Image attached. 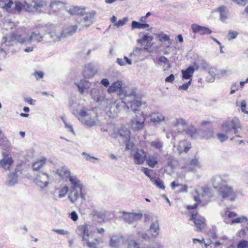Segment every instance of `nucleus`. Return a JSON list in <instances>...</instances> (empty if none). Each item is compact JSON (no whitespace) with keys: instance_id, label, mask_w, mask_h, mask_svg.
I'll return each mask as SVG.
<instances>
[{"instance_id":"61","label":"nucleus","mask_w":248,"mask_h":248,"mask_svg":"<svg viewBox=\"0 0 248 248\" xmlns=\"http://www.w3.org/2000/svg\"><path fill=\"white\" fill-rule=\"evenodd\" d=\"M192 240L193 243L194 244H196L197 242H199L200 244L205 243V240L204 238L202 239V240L197 238H193Z\"/></svg>"},{"instance_id":"49","label":"nucleus","mask_w":248,"mask_h":248,"mask_svg":"<svg viewBox=\"0 0 248 248\" xmlns=\"http://www.w3.org/2000/svg\"><path fill=\"white\" fill-rule=\"evenodd\" d=\"M141 170L147 176H148L151 179L152 178L151 173H152L153 172L152 170L144 167H142Z\"/></svg>"},{"instance_id":"21","label":"nucleus","mask_w":248,"mask_h":248,"mask_svg":"<svg viewBox=\"0 0 248 248\" xmlns=\"http://www.w3.org/2000/svg\"><path fill=\"white\" fill-rule=\"evenodd\" d=\"M173 126L178 132L183 131L187 125L186 121L182 118L176 119L172 124Z\"/></svg>"},{"instance_id":"6","label":"nucleus","mask_w":248,"mask_h":248,"mask_svg":"<svg viewBox=\"0 0 248 248\" xmlns=\"http://www.w3.org/2000/svg\"><path fill=\"white\" fill-rule=\"evenodd\" d=\"M222 131L226 133H229L233 131V134L237 137H242L239 133V130L242 129L240 122L238 118H234L228 120L224 122L221 125Z\"/></svg>"},{"instance_id":"62","label":"nucleus","mask_w":248,"mask_h":248,"mask_svg":"<svg viewBox=\"0 0 248 248\" xmlns=\"http://www.w3.org/2000/svg\"><path fill=\"white\" fill-rule=\"evenodd\" d=\"M123 131H124L125 133H126V134L127 135H129L130 134L129 131L127 130L126 129H125V130H124V128H121L119 131V133L120 135L122 136H123Z\"/></svg>"},{"instance_id":"10","label":"nucleus","mask_w":248,"mask_h":248,"mask_svg":"<svg viewBox=\"0 0 248 248\" xmlns=\"http://www.w3.org/2000/svg\"><path fill=\"white\" fill-rule=\"evenodd\" d=\"M203 197V195H201L199 193H197L196 195L193 196V198L196 202L193 205H188L186 206V209L189 211H192L196 209L199 205L204 206L208 204L210 202V200L207 199L204 201L202 199Z\"/></svg>"},{"instance_id":"33","label":"nucleus","mask_w":248,"mask_h":248,"mask_svg":"<svg viewBox=\"0 0 248 248\" xmlns=\"http://www.w3.org/2000/svg\"><path fill=\"white\" fill-rule=\"evenodd\" d=\"M27 6L28 4L25 1L21 2L20 1H15V10L18 13H20L22 10L25 9L26 7Z\"/></svg>"},{"instance_id":"37","label":"nucleus","mask_w":248,"mask_h":248,"mask_svg":"<svg viewBox=\"0 0 248 248\" xmlns=\"http://www.w3.org/2000/svg\"><path fill=\"white\" fill-rule=\"evenodd\" d=\"M77 25L71 26L65 29V33L67 35H72L77 31Z\"/></svg>"},{"instance_id":"45","label":"nucleus","mask_w":248,"mask_h":248,"mask_svg":"<svg viewBox=\"0 0 248 248\" xmlns=\"http://www.w3.org/2000/svg\"><path fill=\"white\" fill-rule=\"evenodd\" d=\"M244 220H247V218L244 217H238L234 219H232V224L239 223L244 222Z\"/></svg>"},{"instance_id":"23","label":"nucleus","mask_w":248,"mask_h":248,"mask_svg":"<svg viewBox=\"0 0 248 248\" xmlns=\"http://www.w3.org/2000/svg\"><path fill=\"white\" fill-rule=\"evenodd\" d=\"M33 8L36 11H41L47 5V2L46 0H32Z\"/></svg>"},{"instance_id":"4","label":"nucleus","mask_w":248,"mask_h":248,"mask_svg":"<svg viewBox=\"0 0 248 248\" xmlns=\"http://www.w3.org/2000/svg\"><path fill=\"white\" fill-rule=\"evenodd\" d=\"M189 220L194 224L197 232H203L207 228V221L205 217L200 214L198 211H189Z\"/></svg>"},{"instance_id":"42","label":"nucleus","mask_w":248,"mask_h":248,"mask_svg":"<svg viewBox=\"0 0 248 248\" xmlns=\"http://www.w3.org/2000/svg\"><path fill=\"white\" fill-rule=\"evenodd\" d=\"M237 248H248V241L245 240L240 241L237 245Z\"/></svg>"},{"instance_id":"15","label":"nucleus","mask_w":248,"mask_h":248,"mask_svg":"<svg viewBox=\"0 0 248 248\" xmlns=\"http://www.w3.org/2000/svg\"><path fill=\"white\" fill-rule=\"evenodd\" d=\"M146 158V153L143 150H137L133 155V160L135 164H142Z\"/></svg>"},{"instance_id":"19","label":"nucleus","mask_w":248,"mask_h":248,"mask_svg":"<svg viewBox=\"0 0 248 248\" xmlns=\"http://www.w3.org/2000/svg\"><path fill=\"white\" fill-rule=\"evenodd\" d=\"M194 33H199L201 35L210 34L212 31L207 27L200 26L196 24H193L191 26Z\"/></svg>"},{"instance_id":"5","label":"nucleus","mask_w":248,"mask_h":248,"mask_svg":"<svg viewBox=\"0 0 248 248\" xmlns=\"http://www.w3.org/2000/svg\"><path fill=\"white\" fill-rule=\"evenodd\" d=\"M69 179L72 186L70 189L68 198L72 203H74L79 198V193L82 191L83 186L76 177L70 176Z\"/></svg>"},{"instance_id":"30","label":"nucleus","mask_w":248,"mask_h":248,"mask_svg":"<svg viewBox=\"0 0 248 248\" xmlns=\"http://www.w3.org/2000/svg\"><path fill=\"white\" fill-rule=\"evenodd\" d=\"M147 164L151 168H154L158 163V159L156 156L149 155L146 160Z\"/></svg>"},{"instance_id":"38","label":"nucleus","mask_w":248,"mask_h":248,"mask_svg":"<svg viewBox=\"0 0 248 248\" xmlns=\"http://www.w3.org/2000/svg\"><path fill=\"white\" fill-rule=\"evenodd\" d=\"M9 142L2 131L0 129V146L6 145Z\"/></svg>"},{"instance_id":"22","label":"nucleus","mask_w":248,"mask_h":248,"mask_svg":"<svg viewBox=\"0 0 248 248\" xmlns=\"http://www.w3.org/2000/svg\"><path fill=\"white\" fill-rule=\"evenodd\" d=\"M170 186L172 189H175L177 187L179 189L177 190V193H186L188 191V186L185 184L176 183L175 181L171 182Z\"/></svg>"},{"instance_id":"1","label":"nucleus","mask_w":248,"mask_h":248,"mask_svg":"<svg viewBox=\"0 0 248 248\" xmlns=\"http://www.w3.org/2000/svg\"><path fill=\"white\" fill-rule=\"evenodd\" d=\"M91 227L87 223L80 225L78 226L76 232L88 248H101V245L104 242L103 239L94 234H90Z\"/></svg>"},{"instance_id":"51","label":"nucleus","mask_w":248,"mask_h":248,"mask_svg":"<svg viewBox=\"0 0 248 248\" xmlns=\"http://www.w3.org/2000/svg\"><path fill=\"white\" fill-rule=\"evenodd\" d=\"M33 75L37 80H39L44 77V73L42 71H35Z\"/></svg>"},{"instance_id":"29","label":"nucleus","mask_w":248,"mask_h":248,"mask_svg":"<svg viewBox=\"0 0 248 248\" xmlns=\"http://www.w3.org/2000/svg\"><path fill=\"white\" fill-rule=\"evenodd\" d=\"M216 11L218 12L220 14V19L222 21H224L227 18V12L226 7L225 6H219L216 10Z\"/></svg>"},{"instance_id":"34","label":"nucleus","mask_w":248,"mask_h":248,"mask_svg":"<svg viewBox=\"0 0 248 248\" xmlns=\"http://www.w3.org/2000/svg\"><path fill=\"white\" fill-rule=\"evenodd\" d=\"M214 132L212 129H208L205 130L202 132V138L206 140H209L214 137Z\"/></svg>"},{"instance_id":"57","label":"nucleus","mask_w":248,"mask_h":248,"mask_svg":"<svg viewBox=\"0 0 248 248\" xmlns=\"http://www.w3.org/2000/svg\"><path fill=\"white\" fill-rule=\"evenodd\" d=\"M175 79V77L173 74H170L169 76L165 78V81L166 82H172Z\"/></svg>"},{"instance_id":"16","label":"nucleus","mask_w":248,"mask_h":248,"mask_svg":"<svg viewBox=\"0 0 248 248\" xmlns=\"http://www.w3.org/2000/svg\"><path fill=\"white\" fill-rule=\"evenodd\" d=\"M200 167V162L197 158L192 159L189 163L183 166L182 168L185 170V172H190L196 170V168Z\"/></svg>"},{"instance_id":"63","label":"nucleus","mask_w":248,"mask_h":248,"mask_svg":"<svg viewBox=\"0 0 248 248\" xmlns=\"http://www.w3.org/2000/svg\"><path fill=\"white\" fill-rule=\"evenodd\" d=\"M101 82L105 87L108 86L109 84L108 79H107V78H103V79H102Z\"/></svg>"},{"instance_id":"60","label":"nucleus","mask_w":248,"mask_h":248,"mask_svg":"<svg viewBox=\"0 0 248 248\" xmlns=\"http://www.w3.org/2000/svg\"><path fill=\"white\" fill-rule=\"evenodd\" d=\"M227 212H226L225 213V214L227 215V217L229 218H232V217H236V216H237L236 213L235 212H232H232H228L227 214Z\"/></svg>"},{"instance_id":"20","label":"nucleus","mask_w":248,"mask_h":248,"mask_svg":"<svg viewBox=\"0 0 248 248\" xmlns=\"http://www.w3.org/2000/svg\"><path fill=\"white\" fill-rule=\"evenodd\" d=\"M194 66L195 67L189 66L185 70L182 71V73L183 78L188 79L192 77L194 71L199 69V66L196 63H194Z\"/></svg>"},{"instance_id":"46","label":"nucleus","mask_w":248,"mask_h":248,"mask_svg":"<svg viewBox=\"0 0 248 248\" xmlns=\"http://www.w3.org/2000/svg\"><path fill=\"white\" fill-rule=\"evenodd\" d=\"M158 38L161 42L169 41L170 40L169 36L166 34L161 33L159 34Z\"/></svg>"},{"instance_id":"39","label":"nucleus","mask_w":248,"mask_h":248,"mask_svg":"<svg viewBox=\"0 0 248 248\" xmlns=\"http://www.w3.org/2000/svg\"><path fill=\"white\" fill-rule=\"evenodd\" d=\"M68 187L67 186H64L61 188L59 189V197H64L68 191Z\"/></svg>"},{"instance_id":"17","label":"nucleus","mask_w":248,"mask_h":248,"mask_svg":"<svg viewBox=\"0 0 248 248\" xmlns=\"http://www.w3.org/2000/svg\"><path fill=\"white\" fill-rule=\"evenodd\" d=\"M142 217L141 213H127L124 214V219L128 223L141 220Z\"/></svg>"},{"instance_id":"36","label":"nucleus","mask_w":248,"mask_h":248,"mask_svg":"<svg viewBox=\"0 0 248 248\" xmlns=\"http://www.w3.org/2000/svg\"><path fill=\"white\" fill-rule=\"evenodd\" d=\"M151 146L158 150H161L163 147V142L159 140L153 141L150 143Z\"/></svg>"},{"instance_id":"27","label":"nucleus","mask_w":248,"mask_h":248,"mask_svg":"<svg viewBox=\"0 0 248 248\" xmlns=\"http://www.w3.org/2000/svg\"><path fill=\"white\" fill-rule=\"evenodd\" d=\"M24 168L25 165L24 164L23 162L18 164L16 166L14 172L9 174V177L11 178L13 175L17 176L18 174L22 173L24 170Z\"/></svg>"},{"instance_id":"64","label":"nucleus","mask_w":248,"mask_h":248,"mask_svg":"<svg viewBox=\"0 0 248 248\" xmlns=\"http://www.w3.org/2000/svg\"><path fill=\"white\" fill-rule=\"evenodd\" d=\"M96 232L98 233L104 234L105 233V230L103 228H99L96 229Z\"/></svg>"},{"instance_id":"24","label":"nucleus","mask_w":248,"mask_h":248,"mask_svg":"<svg viewBox=\"0 0 248 248\" xmlns=\"http://www.w3.org/2000/svg\"><path fill=\"white\" fill-rule=\"evenodd\" d=\"M149 232L153 237H156L158 235L159 231L158 221L156 220L153 222L149 229Z\"/></svg>"},{"instance_id":"58","label":"nucleus","mask_w":248,"mask_h":248,"mask_svg":"<svg viewBox=\"0 0 248 248\" xmlns=\"http://www.w3.org/2000/svg\"><path fill=\"white\" fill-rule=\"evenodd\" d=\"M158 62L160 63H169V61L168 59L165 56H160L158 58Z\"/></svg>"},{"instance_id":"31","label":"nucleus","mask_w":248,"mask_h":248,"mask_svg":"<svg viewBox=\"0 0 248 248\" xmlns=\"http://www.w3.org/2000/svg\"><path fill=\"white\" fill-rule=\"evenodd\" d=\"M186 133L192 138H195L198 135L197 129L194 126L190 125L186 130Z\"/></svg>"},{"instance_id":"14","label":"nucleus","mask_w":248,"mask_h":248,"mask_svg":"<svg viewBox=\"0 0 248 248\" xmlns=\"http://www.w3.org/2000/svg\"><path fill=\"white\" fill-rule=\"evenodd\" d=\"M66 8L65 3L61 1L54 0L51 1L50 3L49 11L51 13H55Z\"/></svg>"},{"instance_id":"13","label":"nucleus","mask_w":248,"mask_h":248,"mask_svg":"<svg viewBox=\"0 0 248 248\" xmlns=\"http://www.w3.org/2000/svg\"><path fill=\"white\" fill-rule=\"evenodd\" d=\"M108 92L110 93L118 92L119 96L120 97H121L122 95H124V97H125V95H127L122 88V82L121 81H116L113 82L109 87Z\"/></svg>"},{"instance_id":"54","label":"nucleus","mask_w":248,"mask_h":248,"mask_svg":"<svg viewBox=\"0 0 248 248\" xmlns=\"http://www.w3.org/2000/svg\"><path fill=\"white\" fill-rule=\"evenodd\" d=\"M13 2L12 0H8L7 3H5L3 6V8L6 11H8L12 7Z\"/></svg>"},{"instance_id":"43","label":"nucleus","mask_w":248,"mask_h":248,"mask_svg":"<svg viewBox=\"0 0 248 248\" xmlns=\"http://www.w3.org/2000/svg\"><path fill=\"white\" fill-rule=\"evenodd\" d=\"M128 248H140V245L135 240H130L128 244Z\"/></svg>"},{"instance_id":"56","label":"nucleus","mask_w":248,"mask_h":248,"mask_svg":"<svg viewBox=\"0 0 248 248\" xmlns=\"http://www.w3.org/2000/svg\"><path fill=\"white\" fill-rule=\"evenodd\" d=\"M190 84H191V80H189L188 82H186V83H184L183 85H181L179 87V89L186 91V90L188 89V88L190 86Z\"/></svg>"},{"instance_id":"48","label":"nucleus","mask_w":248,"mask_h":248,"mask_svg":"<svg viewBox=\"0 0 248 248\" xmlns=\"http://www.w3.org/2000/svg\"><path fill=\"white\" fill-rule=\"evenodd\" d=\"M154 183L158 187H159L162 189H164L165 188L164 183L162 180H155V181Z\"/></svg>"},{"instance_id":"12","label":"nucleus","mask_w":248,"mask_h":248,"mask_svg":"<svg viewBox=\"0 0 248 248\" xmlns=\"http://www.w3.org/2000/svg\"><path fill=\"white\" fill-rule=\"evenodd\" d=\"M2 155L3 158L0 160V168H3L4 170H10L14 160L9 154L3 152Z\"/></svg>"},{"instance_id":"35","label":"nucleus","mask_w":248,"mask_h":248,"mask_svg":"<svg viewBox=\"0 0 248 248\" xmlns=\"http://www.w3.org/2000/svg\"><path fill=\"white\" fill-rule=\"evenodd\" d=\"M165 119L164 117L160 113H154L151 116V121L153 122H160L164 121Z\"/></svg>"},{"instance_id":"52","label":"nucleus","mask_w":248,"mask_h":248,"mask_svg":"<svg viewBox=\"0 0 248 248\" xmlns=\"http://www.w3.org/2000/svg\"><path fill=\"white\" fill-rule=\"evenodd\" d=\"M91 93V95L92 96V97L93 99L96 100L97 101L100 99V97H99L98 94L97 95V96H96L94 95V93L96 94L97 93H99V92L98 90H95V89H92Z\"/></svg>"},{"instance_id":"8","label":"nucleus","mask_w":248,"mask_h":248,"mask_svg":"<svg viewBox=\"0 0 248 248\" xmlns=\"http://www.w3.org/2000/svg\"><path fill=\"white\" fill-rule=\"evenodd\" d=\"M145 121V118L142 112L139 115H136L130 121L131 129L134 131L142 129L144 127Z\"/></svg>"},{"instance_id":"18","label":"nucleus","mask_w":248,"mask_h":248,"mask_svg":"<svg viewBox=\"0 0 248 248\" xmlns=\"http://www.w3.org/2000/svg\"><path fill=\"white\" fill-rule=\"evenodd\" d=\"M124 238L121 235H114L111 237L109 246L112 248H116L124 243Z\"/></svg>"},{"instance_id":"28","label":"nucleus","mask_w":248,"mask_h":248,"mask_svg":"<svg viewBox=\"0 0 248 248\" xmlns=\"http://www.w3.org/2000/svg\"><path fill=\"white\" fill-rule=\"evenodd\" d=\"M46 163V159L44 158L41 159H38L32 164V169L34 171H38L41 169Z\"/></svg>"},{"instance_id":"11","label":"nucleus","mask_w":248,"mask_h":248,"mask_svg":"<svg viewBox=\"0 0 248 248\" xmlns=\"http://www.w3.org/2000/svg\"><path fill=\"white\" fill-rule=\"evenodd\" d=\"M49 176L46 173L39 172L34 179L35 184L42 188L47 186L49 184Z\"/></svg>"},{"instance_id":"26","label":"nucleus","mask_w":248,"mask_h":248,"mask_svg":"<svg viewBox=\"0 0 248 248\" xmlns=\"http://www.w3.org/2000/svg\"><path fill=\"white\" fill-rule=\"evenodd\" d=\"M191 147V143L185 140H182L179 142L178 146V149L180 152L183 151L185 153H187Z\"/></svg>"},{"instance_id":"55","label":"nucleus","mask_w":248,"mask_h":248,"mask_svg":"<svg viewBox=\"0 0 248 248\" xmlns=\"http://www.w3.org/2000/svg\"><path fill=\"white\" fill-rule=\"evenodd\" d=\"M232 1L239 5L245 6L248 1V0H232Z\"/></svg>"},{"instance_id":"2","label":"nucleus","mask_w":248,"mask_h":248,"mask_svg":"<svg viewBox=\"0 0 248 248\" xmlns=\"http://www.w3.org/2000/svg\"><path fill=\"white\" fill-rule=\"evenodd\" d=\"M66 11L71 16H77L79 17V19L77 20V22L80 24V29L91 25L95 15V12L93 11L86 12L85 6H72L66 9Z\"/></svg>"},{"instance_id":"7","label":"nucleus","mask_w":248,"mask_h":248,"mask_svg":"<svg viewBox=\"0 0 248 248\" xmlns=\"http://www.w3.org/2000/svg\"><path fill=\"white\" fill-rule=\"evenodd\" d=\"M135 96L133 94L125 95L122 98V102L125 104L127 108H130L132 111L136 112L140 110L142 102L135 99Z\"/></svg>"},{"instance_id":"59","label":"nucleus","mask_w":248,"mask_h":248,"mask_svg":"<svg viewBox=\"0 0 248 248\" xmlns=\"http://www.w3.org/2000/svg\"><path fill=\"white\" fill-rule=\"evenodd\" d=\"M70 218L74 221L78 219V215L75 211H73L71 213Z\"/></svg>"},{"instance_id":"32","label":"nucleus","mask_w":248,"mask_h":248,"mask_svg":"<svg viewBox=\"0 0 248 248\" xmlns=\"http://www.w3.org/2000/svg\"><path fill=\"white\" fill-rule=\"evenodd\" d=\"M131 27L134 29H145L149 27V25L147 23H141L138 22L133 21L132 22Z\"/></svg>"},{"instance_id":"53","label":"nucleus","mask_w":248,"mask_h":248,"mask_svg":"<svg viewBox=\"0 0 248 248\" xmlns=\"http://www.w3.org/2000/svg\"><path fill=\"white\" fill-rule=\"evenodd\" d=\"M246 103L245 100H242L241 102V110L245 113H248V110L246 109Z\"/></svg>"},{"instance_id":"44","label":"nucleus","mask_w":248,"mask_h":248,"mask_svg":"<svg viewBox=\"0 0 248 248\" xmlns=\"http://www.w3.org/2000/svg\"><path fill=\"white\" fill-rule=\"evenodd\" d=\"M127 21V18H124L122 19L119 20L118 22L114 24V26L119 28L120 27L124 26L126 22Z\"/></svg>"},{"instance_id":"41","label":"nucleus","mask_w":248,"mask_h":248,"mask_svg":"<svg viewBox=\"0 0 248 248\" xmlns=\"http://www.w3.org/2000/svg\"><path fill=\"white\" fill-rule=\"evenodd\" d=\"M228 133H218L217 134V137L219 140L222 142L228 139V136L227 135Z\"/></svg>"},{"instance_id":"47","label":"nucleus","mask_w":248,"mask_h":248,"mask_svg":"<svg viewBox=\"0 0 248 248\" xmlns=\"http://www.w3.org/2000/svg\"><path fill=\"white\" fill-rule=\"evenodd\" d=\"M238 33L237 32L235 31H230L228 33V38L229 40H232L235 39L237 36L238 35Z\"/></svg>"},{"instance_id":"9","label":"nucleus","mask_w":248,"mask_h":248,"mask_svg":"<svg viewBox=\"0 0 248 248\" xmlns=\"http://www.w3.org/2000/svg\"><path fill=\"white\" fill-rule=\"evenodd\" d=\"M218 193L223 199L229 198L231 201H234L236 197L232 187L227 185L219 186Z\"/></svg>"},{"instance_id":"3","label":"nucleus","mask_w":248,"mask_h":248,"mask_svg":"<svg viewBox=\"0 0 248 248\" xmlns=\"http://www.w3.org/2000/svg\"><path fill=\"white\" fill-rule=\"evenodd\" d=\"M97 115L93 110L83 108L78 113V119L84 124L93 126L96 124Z\"/></svg>"},{"instance_id":"40","label":"nucleus","mask_w":248,"mask_h":248,"mask_svg":"<svg viewBox=\"0 0 248 248\" xmlns=\"http://www.w3.org/2000/svg\"><path fill=\"white\" fill-rule=\"evenodd\" d=\"M153 40V37L149 36L147 34L144 35L141 39H139L138 42L140 44H143L147 42V43L151 42Z\"/></svg>"},{"instance_id":"50","label":"nucleus","mask_w":248,"mask_h":248,"mask_svg":"<svg viewBox=\"0 0 248 248\" xmlns=\"http://www.w3.org/2000/svg\"><path fill=\"white\" fill-rule=\"evenodd\" d=\"M31 38L32 39L40 41L42 39V36L40 35V33L32 32L31 36Z\"/></svg>"},{"instance_id":"25","label":"nucleus","mask_w":248,"mask_h":248,"mask_svg":"<svg viewBox=\"0 0 248 248\" xmlns=\"http://www.w3.org/2000/svg\"><path fill=\"white\" fill-rule=\"evenodd\" d=\"M76 84L81 93H83L85 90L90 87V83L85 79H81L79 83H76Z\"/></svg>"}]
</instances>
